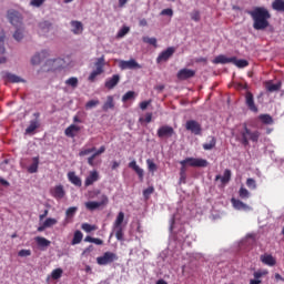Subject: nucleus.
Segmentation results:
<instances>
[{
    "label": "nucleus",
    "mask_w": 284,
    "mask_h": 284,
    "mask_svg": "<svg viewBox=\"0 0 284 284\" xmlns=\"http://www.w3.org/2000/svg\"><path fill=\"white\" fill-rule=\"evenodd\" d=\"M258 139H261V131L254 130L247 128V123H243V129L240 132V142L244 148H247L250 145V141L252 143H258Z\"/></svg>",
    "instance_id": "f03ea898"
},
{
    "label": "nucleus",
    "mask_w": 284,
    "mask_h": 284,
    "mask_svg": "<svg viewBox=\"0 0 284 284\" xmlns=\"http://www.w3.org/2000/svg\"><path fill=\"white\" fill-rule=\"evenodd\" d=\"M67 85H70L71 88H78L79 85V79L78 78H69L67 81H65Z\"/></svg>",
    "instance_id": "a18cd8bd"
},
{
    "label": "nucleus",
    "mask_w": 284,
    "mask_h": 284,
    "mask_svg": "<svg viewBox=\"0 0 284 284\" xmlns=\"http://www.w3.org/2000/svg\"><path fill=\"white\" fill-rule=\"evenodd\" d=\"M93 152H94L93 155H95V158L101 156V154L105 152V145L100 146L99 150H95Z\"/></svg>",
    "instance_id": "338daca9"
},
{
    "label": "nucleus",
    "mask_w": 284,
    "mask_h": 284,
    "mask_svg": "<svg viewBox=\"0 0 284 284\" xmlns=\"http://www.w3.org/2000/svg\"><path fill=\"white\" fill-rule=\"evenodd\" d=\"M185 128L189 132L195 134V136L201 135V132L203 131V129L201 128V123H199L196 120L186 121Z\"/></svg>",
    "instance_id": "6e6552de"
},
{
    "label": "nucleus",
    "mask_w": 284,
    "mask_h": 284,
    "mask_svg": "<svg viewBox=\"0 0 284 284\" xmlns=\"http://www.w3.org/2000/svg\"><path fill=\"white\" fill-rule=\"evenodd\" d=\"M239 196L240 199H247L250 196V191L242 186L239 191Z\"/></svg>",
    "instance_id": "864d4df0"
},
{
    "label": "nucleus",
    "mask_w": 284,
    "mask_h": 284,
    "mask_svg": "<svg viewBox=\"0 0 284 284\" xmlns=\"http://www.w3.org/2000/svg\"><path fill=\"white\" fill-rule=\"evenodd\" d=\"M136 98V93L134 91H128L123 97L122 101L123 103H128V101H132V99Z\"/></svg>",
    "instance_id": "58836bf2"
},
{
    "label": "nucleus",
    "mask_w": 284,
    "mask_h": 284,
    "mask_svg": "<svg viewBox=\"0 0 284 284\" xmlns=\"http://www.w3.org/2000/svg\"><path fill=\"white\" fill-rule=\"evenodd\" d=\"M99 103H100L99 100H91V101L87 102L85 108H87V110H90L92 108H97V105H99Z\"/></svg>",
    "instance_id": "052dcab7"
},
{
    "label": "nucleus",
    "mask_w": 284,
    "mask_h": 284,
    "mask_svg": "<svg viewBox=\"0 0 284 284\" xmlns=\"http://www.w3.org/2000/svg\"><path fill=\"white\" fill-rule=\"evenodd\" d=\"M128 32H130V27H123V28L118 32L119 39H123V37H125V34H128Z\"/></svg>",
    "instance_id": "13d9d810"
},
{
    "label": "nucleus",
    "mask_w": 284,
    "mask_h": 284,
    "mask_svg": "<svg viewBox=\"0 0 284 284\" xmlns=\"http://www.w3.org/2000/svg\"><path fill=\"white\" fill-rule=\"evenodd\" d=\"M161 17H174V10L172 9H164L161 11Z\"/></svg>",
    "instance_id": "bf43d9fd"
},
{
    "label": "nucleus",
    "mask_w": 284,
    "mask_h": 284,
    "mask_svg": "<svg viewBox=\"0 0 284 284\" xmlns=\"http://www.w3.org/2000/svg\"><path fill=\"white\" fill-rule=\"evenodd\" d=\"M43 223L44 227H52V225H57V219L48 217Z\"/></svg>",
    "instance_id": "4d7b16f0"
},
{
    "label": "nucleus",
    "mask_w": 284,
    "mask_h": 284,
    "mask_svg": "<svg viewBox=\"0 0 284 284\" xmlns=\"http://www.w3.org/2000/svg\"><path fill=\"white\" fill-rule=\"evenodd\" d=\"M216 148V138L209 136V142L203 144V150H214Z\"/></svg>",
    "instance_id": "2f4dec72"
},
{
    "label": "nucleus",
    "mask_w": 284,
    "mask_h": 284,
    "mask_svg": "<svg viewBox=\"0 0 284 284\" xmlns=\"http://www.w3.org/2000/svg\"><path fill=\"white\" fill-rule=\"evenodd\" d=\"M253 20L254 30H266L270 28V19L272 14L265 7H255L253 10L246 11Z\"/></svg>",
    "instance_id": "f257e3e1"
},
{
    "label": "nucleus",
    "mask_w": 284,
    "mask_h": 284,
    "mask_svg": "<svg viewBox=\"0 0 284 284\" xmlns=\"http://www.w3.org/2000/svg\"><path fill=\"white\" fill-rule=\"evenodd\" d=\"M123 221H125V213L120 211L115 221L113 222V232H115L116 241H123Z\"/></svg>",
    "instance_id": "20e7f679"
},
{
    "label": "nucleus",
    "mask_w": 284,
    "mask_h": 284,
    "mask_svg": "<svg viewBox=\"0 0 284 284\" xmlns=\"http://www.w3.org/2000/svg\"><path fill=\"white\" fill-rule=\"evenodd\" d=\"M61 276H63V270L62 268H55L51 273V278H53V281H59V278H61Z\"/></svg>",
    "instance_id": "a19ab883"
},
{
    "label": "nucleus",
    "mask_w": 284,
    "mask_h": 284,
    "mask_svg": "<svg viewBox=\"0 0 284 284\" xmlns=\"http://www.w3.org/2000/svg\"><path fill=\"white\" fill-rule=\"evenodd\" d=\"M39 28L40 30H42V32H49V30L52 28V22L45 20L39 23Z\"/></svg>",
    "instance_id": "4c0bfd02"
},
{
    "label": "nucleus",
    "mask_w": 284,
    "mask_h": 284,
    "mask_svg": "<svg viewBox=\"0 0 284 284\" xmlns=\"http://www.w3.org/2000/svg\"><path fill=\"white\" fill-rule=\"evenodd\" d=\"M102 110L103 112H108V110H114V98L112 95H109L106 98V101L102 106Z\"/></svg>",
    "instance_id": "c85d7f7f"
},
{
    "label": "nucleus",
    "mask_w": 284,
    "mask_h": 284,
    "mask_svg": "<svg viewBox=\"0 0 284 284\" xmlns=\"http://www.w3.org/2000/svg\"><path fill=\"white\" fill-rule=\"evenodd\" d=\"M7 19L11 26H14V28H21L23 26V18H21V13L14 9L7 11Z\"/></svg>",
    "instance_id": "423d86ee"
},
{
    "label": "nucleus",
    "mask_w": 284,
    "mask_h": 284,
    "mask_svg": "<svg viewBox=\"0 0 284 284\" xmlns=\"http://www.w3.org/2000/svg\"><path fill=\"white\" fill-rule=\"evenodd\" d=\"M129 168H131V170L135 171V173L138 174L140 181H143V176H144V171L143 169H141L140 166L136 165V161L133 160L129 163Z\"/></svg>",
    "instance_id": "a878e982"
},
{
    "label": "nucleus",
    "mask_w": 284,
    "mask_h": 284,
    "mask_svg": "<svg viewBox=\"0 0 284 284\" xmlns=\"http://www.w3.org/2000/svg\"><path fill=\"white\" fill-rule=\"evenodd\" d=\"M17 30L13 33V39H16V41H21V39H23V29L22 27H16Z\"/></svg>",
    "instance_id": "c03bdc74"
},
{
    "label": "nucleus",
    "mask_w": 284,
    "mask_h": 284,
    "mask_svg": "<svg viewBox=\"0 0 284 284\" xmlns=\"http://www.w3.org/2000/svg\"><path fill=\"white\" fill-rule=\"evenodd\" d=\"M191 19H192V21H195V22L201 21V12H199V10L192 11Z\"/></svg>",
    "instance_id": "6e6d98bb"
},
{
    "label": "nucleus",
    "mask_w": 284,
    "mask_h": 284,
    "mask_svg": "<svg viewBox=\"0 0 284 284\" xmlns=\"http://www.w3.org/2000/svg\"><path fill=\"white\" fill-rule=\"evenodd\" d=\"M273 10L276 12H284V0H275L272 2Z\"/></svg>",
    "instance_id": "473e14b6"
},
{
    "label": "nucleus",
    "mask_w": 284,
    "mask_h": 284,
    "mask_svg": "<svg viewBox=\"0 0 284 284\" xmlns=\"http://www.w3.org/2000/svg\"><path fill=\"white\" fill-rule=\"evenodd\" d=\"M142 41L144 43H149V45H153L154 48H156V38L143 37Z\"/></svg>",
    "instance_id": "3c124183"
},
{
    "label": "nucleus",
    "mask_w": 284,
    "mask_h": 284,
    "mask_svg": "<svg viewBox=\"0 0 284 284\" xmlns=\"http://www.w3.org/2000/svg\"><path fill=\"white\" fill-rule=\"evenodd\" d=\"M71 28H73V34H83V23L81 21L72 20Z\"/></svg>",
    "instance_id": "393cba45"
},
{
    "label": "nucleus",
    "mask_w": 284,
    "mask_h": 284,
    "mask_svg": "<svg viewBox=\"0 0 284 284\" xmlns=\"http://www.w3.org/2000/svg\"><path fill=\"white\" fill-rule=\"evenodd\" d=\"M45 3V0H31L30 6L33 8H41V6Z\"/></svg>",
    "instance_id": "680f3d73"
},
{
    "label": "nucleus",
    "mask_w": 284,
    "mask_h": 284,
    "mask_svg": "<svg viewBox=\"0 0 284 284\" xmlns=\"http://www.w3.org/2000/svg\"><path fill=\"white\" fill-rule=\"evenodd\" d=\"M38 247H50V240L45 239V237H41V236H37L34 239Z\"/></svg>",
    "instance_id": "c756f323"
},
{
    "label": "nucleus",
    "mask_w": 284,
    "mask_h": 284,
    "mask_svg": "<svg viewBox=\"0 0 284 284\" xmlns=\"http://www.w3.org/2000/svg\"><path fill=\"white\" fill-rule=\"evenodd\" d=\"M156 135L159 139H170L171 136H174V128L162 125L158 129Z\"/></svg>",
    "instance_id": "9d476101"
},
{
    "label": "nucleus",
    "mask_w": 284,
    "mask_h": 284,
    "mask_svg": "<svg viewBox=\"0 0 284 284\" xmlns=\"http://www.w3.org/2000/svg\"><path fill=\"white\" fill-rule=\"evenodd\" d=\"M233 61L232 63L234 65H236V68H247V65H250V62L247 60H243V59H236V57H233Z\"/></svg>",
    "instance_id": "f704fd0d"
},
{
    "label": "nucleus",
    "mask_w": 284,
    "mask_h": 284,
    "mask_svg": "<svg viewBox=\"0 0 284 284\" xmlns=\"http://www.w3.org/2000/svg\"><path fill=\"white\" fill-rule=\"evenodd\" d=\"M37 128H39V121L32 120L30 122L29 126L26 129V133L32 134V132H34V130H37Z\"/></svg>",
    "instance_id": "e433bc0d"
},
{
    "label": "nucleus",
    "mask_w": 284,
    "mask_h": 284,
    "mask_svg": "<svg viewBox=\"0 0 284 284\" xmlns=\"http://www.w3.org/2000/svg\"><path fill=\"white\" fill-rule=\"evenodd\" d=\"M18 256H20L21 258H26L28 256H32V251L31 250H26L22 248L18 252Z\"/></svg>",
    "instance_id": "8fccbe9b"
},
{
    "label": "nucleus",
    "mask_w": 284,
    "mask_h": 284,
    "mask_svg": "<svg viewBox=\"0 0 284 284\" xmlns=\"http://www.w3.org/2000/svg\"><path fill=\"white\" fill-rule=\"evenodd\" d=\"M100 74H103V73H101L100 71H97V69L93 70L89 75L88 81H90L91 83H94L97 81V78L100 77Z\"/></svg>",
    "instance_id": "09e8293b"
},
{
    "label": "nucleus",
    "mask_w": 284,
    "mask_h": 284,
    "mask_svg": "<svg viewBox=\"0 0 284 284\" xmlns=\"http://www.w3.org/2000/svg\"><path fill=\"white\" fill-rule=\"evenodd\" d=\"M68 180L70 183H72V185H75V187H81L82 185L81 178H79L74 171H70L68 173Z\"/></svg>",
    "instance_id": "4be33fe9"
},
{
    "label": "nucleus",
    "mask_w": 284,
    "mask_h": 284,
    "mask_svg": "<svg viewBox=\"0 0 284 284\" xmlns=\"http://www.w3.org/2000/svg\"><path fill=\"white\" fill-rule=\"evenodd\" d=\"M104 67H105V55H102L101 58H98L97 61H95V68H97L95 70L98 72L103 73L104 72L103 68Z\"/></svg>",
    "instance_id": "7c9ffc66"
},
{
    "label": "nucleus",
    "mask_w": 284,
    "mask_h": 284,
    "mask_svg": "<svg viewBox=\"0 0 284 284\" xmlns=\"http://www.w3.org/2000/svg\"><path fill=\"white\" fill-rule=\"evenodd\" d=\"M114 261H119V256L113 252H105L102 256L97 257L98 265H110Z\"/></svg>",
    "instance_id": "0eeeda50"
},
{
    "label": "nucleus",
    "mask_w": 284,
    "mask_h": 284,
    "mask_svg": "<svg viewBox=\"0 0 284 284\" xmlns=\"http://www.w3.org/2000/svg\"><path fill=\"white\" fill-rule=\"evenodd\" d=\"M49 57H50V52H48V50H42L40 52H37L31 58V65H39L40 63H42V61H45V59Z\"/></svg>",
    "instance_id": "9b49d317"
},
{
    "label": "nucleus",
    "mask_w": 284,
    "mask_h": 284,
    "mask_svg": "<svg viewBox=\"0 0 284 284\" xmlns=\"http://www.w3.org/2000/svg\"><path fill=\"white\" fill-rule=\"evenodd\" d=\"M77 132H81V126L77 124H71L64 130L65 136H69V139H74L77 136Z\"/></svg>",
    "instance_id": "a211bd4d"
},
{
    "label": "nucleus",
    "mask_w": 284,
    "mask_h": 284,
    "mask_svg": "<svg viewBox=\"0 0 284 284\" xmlns=\"http://www.w3.org/2000/svg\"><path fill=\"white\" fill-rule=\"evenodd\" d=\"M246 185H247V187H250V190H256V180L248 178L246 180Z\"/></svg>",
    "instance_id": "5fc2aeb1"
},
{
    "label": "nucleus",
    "mask_w": 284,
    "mask_h": 284,
    "mask_svg": "<svg viewBox=\"0 0 284 284\" xmlns=\"http://www.w3.org/2000/svg\"><path fill=\"white\" fill-rule=\"evenodd\" d=\"M51 195L53 199H58V201L63 199V196H65V190L63 189V185L60 184L51 189Z\"/></svg>",
    "instance_id": "f3484780"
},
{
    "label": "nucleus",
    "mask_w": 284,
    "mask_h": 284,
    "mask_svg": "<svg viewBox=\"0 0 284 284\" xmlns=\"http://www.w3.org/2000/svg\"><path fill=\"white\" fill-rule=\"evenodd\" d=\"M245 103L251 112H258V106H256V103H254V94H252L250 91H247L245 94Z\"/></svg>",
    "instance_id": "4468645a"
},
{
    "label": "nucleus",
    "mask_w": 284,
    "mask_h": 284,
    "mask_svg": "<svg viewBox=\"0 0 284 284\" xmlns=\"http://www.w3.org/2000/svg\"><path fill=\"white\" fill-rule=\"evenodd\" d=\"M77 206L69 207L65 212L67 216H74V214H77Z\"/></svg>",
    "instance_id": "0e129e2a"
},
{
    "label": "nucleus",
    "mask_w": 284,
    "mask_h": 284,
    "mask_svg": "<svg viewBox=\"0 0 284 284\" xmlns=\"http://www.w3.org/2000/svg\"><path fill=\"white\" fill-rule=\"evenodd\" d=\"M4 79L7 81H9V83H23L24 80L21 79V77L14 74V73H10V72H7L4 73Z\"/></svg>",
    "instance_id": "b1692460"
},
{
    "label": "nucleus",
    "mask_w": 284,
    "mask_h": 284,
    "mask_svg": "<svg viewBox=\"0 0 284 284\" xmlns=\"http://www.w3.org/2000/svg\"><path fill=\"white\" fill-rule=\"evenodd\" d=\"M139 121L140 123H143V121L145 123H152V113H146L145 118H140Z\"/></svg>",
    "instance_id": "e2e57ef3"
},
{
    "label": "nucleus",
    "mask_w": 284,
    "mask_h": 284,
    "mask_svg": "<svg viewBox=\"0 0 284 284\" xmlns=\"http://www.w3.org/2000/svg\"><path fill=\"white\" fill-rule=\"evenodd\" d=\"M99 194H101L100 190L89 191V199H97V196H99Z\"/></svg>",
    "instance_id": "774afa93"
},
{
    "label": "nucleus",
    "mask_w": 284,
    "mask_h": 284,
    "mask_svg": "<svg viewBox=\"0 0 284 284\" xmlns=\"http://www.w3.org/2000/svg\"><path fill=\"white\" fill-rule=\"evenodd\" d=\"M29 174H37L39 172V156L32 158V164L28 168Z\"/></svg>",
    "instance_id": "cd10ccee"
},
{
    "label": "nucleus",
    "mask_w": 284,
    "mask_h": 284,
    "mask_svg": "<svg viewBox=\"0 0 284 284\" xmlns=\"http://www.w3.org/2000/svg\"><path fill=\"white\" fill-rule=\"evenodd\" d=\"M266 89H267V91L268 92H278V90H281V82H278V83H268L267 85H266Z\"/></svg>",
    "instance_id": "37998d69"
},
{
    "label": "nucleus",
    "mask_w": 284,
    "mask_h": 284,
    "mask_svg": "<svg viewBox=\"0 0 284 284\" xmlns=\"http://www.w3.org/2000/svg\"><path fill=\"white\" fill-rule=\"evenodd\" d=\"M94 159H97V155L94 153L88 158V165H90L91 168H94V165H97V163H94Z\"/></svg>",
    "instance_id": "69168bd1"
},
{
    "label": "nucleus",
    "mask_w": 284,
    "mask_h": 284,
    "mask_svg": "<svg viewBox=\"0 0 284 284\" xmlns=\"http://www.w3.org/2000/svg\"><path fill=\"white\" fill-rule=\"evenodd\" d=\"M146 165H148V170L149 172H156V163H154V160L152 159H148L146 160Z\"/></svg>",
    "instance_id": "de8ad7c7"
},
{
    "label": "nucleus",
    "mask_w": 284,
    "mask_h": 284,
    "mask_svg": "<svg viewBox=\"0 0 284 284\" xmlns=\"http://www.w3.org/2000/svg\"><path fill=\"white\" fill-rule=\"evenodd\" d=\"M152 194H154V186H149L148 189H145L143 191V196L144 199H150V196H152Z\"/></svg>",
    "instance_id": "603ef678"
},
{
    "label": "nucleus",
    "mask_w": 284,
    "mask_h": 284,
    "mask_svg": "<svg viewBox=\"0 0 284 284\" xmlns=\"http://www.w3.org/2000/svg\"><path fill=\"white\" fill-rule=\"evenodd\" d=\"M231 203L234 210H242L243 212H247L250 210V205L243 203V201L232 197Z\"/></svg>",
    "instance_id": "412c9836"
},
{
    "label": "nucleus",
    "mask_w": 284,
    "mask_h": 284,
    "mask_svg": "<svg viewBox=\"0 0 284 284\" xmlns=\"http://www.w3.org/2000/svg\"><path fill=\"white\" fill-rule=\"evenodd\" d=\"M234 61L233 57L227 58L225 54H220L214 58L213 63L219 64H225V63H232Z\"/></svg>",
    "instance_id": "bb28decb"
},
{
    "label": "nucleus",
    "mask_w": 284,
    "mask_h": 284,
    "mask_svg": "<svg viewBox=\"0 0 284 284\" xmlns=\"http://www.w3.org/2000/svg\"><path fill=\"white\" fill-rule=\"evenodd\" d=\"M119 81H121V75L114 74L105 81L104 87L106 90H114L119 85Z\"/></svg>",
    "instance_id": "2eb2a0df"
},
{
    "label": "nucleus",
    "mask_w": 284,
    "mask_h": 284,
    "mask_svg": "<svg viewBox=\"0 0 284 284\" xmlns=\"http://www.w3.org/2000/svg\"><path fill=\"white\" fill-rule=\"evenodd\" d=\"M119 68L122 70H141V64L136 62V60L131 59V60H122L119 62Z\"/></svg>",
    "instance_id": "1a4fd4ad"
},
{
    "label": "nucleus",
    "mask_w": 284,
    "mask_h": 284,
    "mask_svg": "<svg viewBox=\"0 0 284 284\" xmlns=\"http://www.w3.org/2000/svg\"><path fill=\"white\" fill-rule=\"evenodd\" d=\"M81 241H83V233L81 231H75L73 234L71 245H79Z\"/></svg>",
    "instance_id": "72a5a7b5"
},
{
    "label": "nucleus",
    "mask_w": 284,
    "mask_h": 284,
    "mask_svg": "<svg viewBox=\"0 0 284 284\" xmlns=\"http://www.w3.org/2000/svg\"><path fill=\"white\" fill-rule=\"evenodd\" d=\"M260 261L264 265H268V267H274V265H276V258L274 256H272V254L265 253V254L261 255Z\"/></svg>",
    "instance_id": "dca6fc26"
},
{
    "label": "nucleus",
    "mask_w": 284,
    "mask_h": 284,
    "mask_svg": "<svg viewBox=\"0 0 284 284\" xmlns=\"http://www.w3.org/2000/svg\"><path fill=\"white\" fill-rule=\"evenodd\" d=\"M3 39H6V34L3 31H0V64L6 63V47H3Z\"/></svg>",
    "instance_id": "5701e85b"
},
{
    "label": "nucleus",
    "mask_w": 284,
    "mask_h": 284,
    "mask_svg": "<svg viewBox=\"0 0 284 284\" xmlns=\"http://www.w3.org/2000/svg\"><path fill=\"white\" fill-rule=\"evenodd\" d=\"M92 152H97V148L82 149L79 152V156H88V154H92Z\"/></svg>",
    "instance_id": "49530a36"
},
{
    "label": "nucleus",
    "mask_w": 284,
    "mask_h": 284,
    "mask_svg": "<svg viewBox=\"0 0 284 284\" xmlns=\"http://www.w3.org/2000/svg\"><path fill=\"white\" fill-rule=\"evenodd\" d=\"M260 121H262V123L265 125H272V123H274V119H272V115L270 114H261Z\"/></svg>",
    "instance_id": "c9c22d12"
},
{
    "label": "nucleus",
    "mask_w": 284,
    "mask_h": 284,
    "mask_svg": "<svg viewBox=\"0 0 284 284\" xmlns=\"http://www.w3.org/2000/svg\"><path fill=\"white\" fill-rule=\"evenodd\" d=\"M182 165L180 169V181L185 183V165H190V168H207L210 163L205 159H196V158H186L180 161Z\"/></svg>",
    "instance_id": "7ed1b4c3"
},
{
    "label": "nucleus",
    "mask_w": 284,
    "mask_h": 284,
    "mask_svg": "<svg viewBox=\"0 0 284 284\" xmlns=\"http://www.w3.org/2000/svg\"><path fill=\"white\" fill-rule=\"evenodd\" d=\"M176 52L174 47H169L166 50L162 51L156 58V63H163V61H169L171 57Z\"/></svg>",
    "instance_id": "f8f14e48"
},
{
    "label": "nucleus",
    "mask_w": 284,
    "mask_h": 284,
    "mask_svg": "<svg viewBox=\"0 0 284 284\" xmlns=\"http://www.w3.org/2000/svg\"><path fill=\"white\" fill-rule=\"evenodd\" d=\"M110 203V199H108V195L102 194L100 196V201H89L85 202V207L87 210H89V212H94V210H99V207H105V205H108Z\"/></svg>",
    "instance_id": "39448f33"
},
{
    "label": "nucleus",
    "mask_w": 284,
    "mask_h": 284,
    "mask_svg": "<svg viewBox=\"0 0 284 284\" xmlns=\"http://www.w3.org/2000/svg\"><path fill=\"white\" fill-rule=\"evenodd\" d=\"M215 181H221L222 185H227V183L232 181V171L230 169H226L224 171L223 176L221 175L215 176Z\"/></svg>",
    "instance_id": "6ab92c4d"
},
{
    "label": "nucleus",
    "mask_w": 284,
    "mask_h": 284,
    "mask_svg": "<svg viewBox=\"0 0 284 284\" xmlns=\"http://www.w3.org/2000/svg\"><path fill=\"white\" fill-rule=\"evenodd\" d=\"M268 274H270V271H267V270H260L257 272H254L253 276L257 281H261V278H263V276H267Z\"/></svg>",
    "instance_id": "ea45409f"
},
{
    "label": "nucleus",
    "mask_w": 284,
    "mask_h": 284,
    "mask_svg": "<svg viewBox=\"0 0 284 284\" xmlns=\"http://www.w3.org/2000/svg\"><path fill=\"white\" fill-rule=\"evenodd\" d=\"M82 230L84 232H87V234H90V232H94L97 231V225H92V224H89V223H83L81 225Z\"/></svg>",
    "instance_id": "79ce46f5"
},
{
    "label": "nucleus",
    "mask_w": 284,
    "mask_h": 284,
    "mask_svg": "<svg viewBox=\"0 0 284 284\" xmlns=\"http://www.w3.org/2000/svg\"><path fill=\"white\" fill-rule=\"evenodd\" d=\"M195 75H196V71L191 70V69H181L178 72V79L180 81H187V79H192Z\"/></svg>",
    "instance_id": "ddd939ff"
},
{
    "label": "nucleus",
    "mask_w": 284,
    "mask_h": 284,
    "mask_svg": "<svg viewBox=\"0 0 284 284\" xmlns=\"http://www.w3.org/2000/svg\"><path fill=\"white\" fill-rule=\"evenodd\" d=\"M99 181V172L98 171H91L89 173V176L84 181L85 187H90V185H94Z\"/></svg>",
    "instance_id": "aec40b11"
}]
</instances>
